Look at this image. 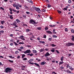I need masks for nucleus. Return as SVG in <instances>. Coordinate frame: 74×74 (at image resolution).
I'll list each match as a JSON object with an SVG mask.
<instances>
[{
    "mask_svg": "<svg viewBox=\"0 0 74 74\" xmlns=\"http://www.w3.org/2000/svg\"><path fill=\"white\" fill-rule=\"evenodd\" d=\"M11 70H12V69L8 67L5 69V71H4V72H5L6 73H10V72H11Z\"/></svg>",
    "mask_w": 74,
    "mask_h": 74,
    "instance_id": "obj_1",
    "label": "nucleus"
},
{
    "mask_svg": "<svg viewBox=\"0 0 74 74\" xmlns=\"http://www.w3.org/2000/svg\"><path fill=\"white\" fill-rule=\"evenodd\" d=\"M73 42H69L68 43H67L66 44V46H68V47H70V46H73Z\"/></svg>",
    "mask_w": 74,
    "mask_h": 74,
    "instance_id": "obj_2",
    "label": "nucleus"
},
{
    "mask_svg": "<svg viewBox=\"0 0 74 74\" xmlns=\"http://www.w3.org/2000/svg\"><path fill=\"white\" fill-rule=\"evenodd\" d=\"M29 23L34 25V24L36 23V22H35V21L33 20H30L29 21Z\"/></svg>",
    "mask_w": 74,
    "mask_h": 74,
    "instance_id": "obj_3",
    "label": "nucleus"
},
{
    "mask_svg": "<svg viewBox=\"0 0 74 74\" xmlns=\"http://www.w3.org/2000/svg\"><path fill=\"white\" fill-rule=\"evenodd\" d=\"M31 51H30V50H27L26 51H24L23 53H30Z\"/></svg>",
    "mask_w": 74,
    "mask_h": 74,
    "instance_id": "obj_4",
    "label": "nucleus"
},
{
    "mask_svg": "<svg viewBox=\"0 0 74 74\" xmlns=\"http://www.w3.org/2000/svg\"><path fill=\"white\" fill-rule=\"evenodd\" d=\"M36 11H38L39 13H40L41 12V11L40 10V8H36V10H35Z\"/></svg>",
    "mask_w": 74,
    "mask_h": 74,
    "instance_id": "obj_5",
    "label": "nucleus"
},
{
    "mask_svg": "<svg viewBox=\"0 0 74 74\" xmlns=\"http://www.w3.org/2000/svg\"><path fill=\"white\" fill-rule=\"evenodd\" d=\"M46 64V62H42L40 64V65H44V64Z\"/></svg>",
    "mask_w": 74,
    "mask_h": 74,
    "instance_id": "obj_6",
    "label": "nucleus"
},
{
    "mask_svg": "<svg viewBox=\"0 0 74 74\" xmlns=\"http://www.w3.org/2000/svg\"><path fill=\"white\" fill-rule=\"evenodd\" d=\"M45 56H49V55H50V54L48 52H47L45 54Z\"/></svg>",
    "mask_w": 74,
    "mask_h": 74,
    "instance_id": "obj_7",
    "label": "nucleus"
},
{
    "mask_svg": "<svg viewBox=\"0 0 74 74\" xmlns=\"http://www.w3.org/2000/svg\"><path fill=\"white\" fill-rule=\"evenodd\" d=\"M34 64H35L36 66H37V67H40V65H39L38 64L36 63H34Z\"/></svg>",
    "mask_w": 74,
    "mask_h": 74,
    "instance_id": "obj_8",
    "label": "nucleus"
},
{
    "mask_svg": "<svg viewBox=\"0 0 74 74\" xmlns=\"http://www.w3.org/2000/svg\"><path fill=\"white\" fill-rule=\"evenodd\" d=\"M46 33H49L50 34H52V32H51V31H47L46 32Z\"/></svg>",
    "mask_w": 74,
    "mask_h": 74,
    "instance_id": "obj_9",
    "label": "nucleus"
},
{
    "mask_svg": "<svg viewBox=\"0 0 74 74\" xmlns=\"http://www.w3.org/2000/svg\"><path fill=\"white\" fill-rule=\"evenodd\" d=\"M65 72L66 73H71V72L69 70H65Z\"/></svg>",
    "mask_w": 74,
    "mask_h": 74,
    "instance_id": "obj_10",
    "label": "nucleus"
},
{
    "mask_svg": "<svg viewBox=\"0 0 74 74\" xmlns=\"http://www.w3.org/2000/svg\"><path fill=\"white\" fill-rule=\"evenodd\" d=\"M27 56H33V53H28V54H27Z\"/></svg>",
    "mask_w": 74,
    "mask_h": 74,
    "instance_id": "obj_11",
    "label": "nucleus"
},
{
    "mask_svg": "<svg viewBox=\"0 0 74 74\" xmlns=\"http://www.w3.org/2000/svg\"><path fill=\"white\" fill-rule=\"evenodd\" d=\"M63 63H64L63 61H61L59 62V65H61V64H63Z\"/></svg>",
    "mask_w": 74,
    "mask_h": 74,
    "instance_id": "obj_12",
    "label": "nucleus"
},
{
    "mask_svg": "<svg viewBox=\"0 0 74 74\" xmlns=\"http://www.w3.org/2000/svg\"><path fill=\"white\" fill-rule=\"evenodd\" d=\"M16 24H17L16 22L15 21L13 23V26H15V25H16Z\"/></svg>",
    "mask_w": 74,
    "mask_h": 74,
    "instance_id": "obj_13",
    "label": "nucleus"
},
{
    "mask_svg": "<svg viewBox=\"0 0 74 74\" xmlns=\"http://www.w3.org/2000/svg\"><path fill=\"white\" fill-rule=\"evenodd\" d=\"M24 7H25V8H26V9H27V10H29V7L27 6H26V5H24Z\"/></svg>",
    "mask_w": 74,
    "mask_h": 74,
    "instance_id": "obj_14",
    "label": "nucleus"
},
{
    "mask_svg": "<svg viewBox=\"0 0 74 74\" xmlns=\"http://www.w3.org/2000/svg\"><path fill=\"white\" fill-rule=\"evenodd\" d=\"M71 37H72V38H71L72 41H74V36H72Z\"/></svg>",
    "mask_w": 74,
    "mask_h": 74,
    "instance_id": "obj_15",
    "label": "nucleus"
},
{
    "mask_svg": "<svg viewBox=\"0 0 74 74\" xmlns=\"http://www.w3.org/2000/svg\"><path fill=\"white\" fill-rule=\"evenodd\" d=\"M1 25H3L4 23H5V21H1Z\"/></svg>",
    "mask_w": 74,
    "mask_h": 74,
    "instance_id": "obj_16",
    "label": "nucleus"
},
{
    "mask_svg": "<svg viewBox=\"0 0 74 74\" xmlns=\"http://www.w3.org/2000/svg\"><path fill=\"white\" fill-rule=\"evenodd\" d=\"M8 16H10V18L11 19H13V17H12V15H8Z\"/></svg>",
    "mask_w": 74,
    "mask_h": 74,
    "instance_id": "obj_17",
    "label": "nucleus"
},
{
    "mask_svg": "<svg viewBox=\"0 0 74 74\" xmlns=\"http://www.w3.org/2000/svg\"><path fill=\"white\" fill-rule=\"evenodd\" d=\"M43 51H44V49H40V52H43Z\"/></svg>",
    "mask_w": 74,
    "mask_h": 74,
    "instance_id": "obj_18",
    "label": "nucleus"
},
{
    "mask_svg": "<svg viewBox=\"0 0 74 74\" xmlns=\"http://www.w3.org/2000/svg\"><path fill=\"white\" fill-rule=\"evenodd\" d=\"M63 59H64V57L63 56H62L60 59V60L61 61H63Z\"/></svg>",
    "mask_w": 74,
    "mask_h": 74,
    "instance_id": "obj_19",
    "label": "nucleus"
},
{
    "mask_svg": "<svg viewBox=\"0 0 74 74\" xmlns=\"http://www.w3.org/2000/svg\"><path fill=\"white\" fill-rule=\"evenodd\" d=\"M12 5L14 7H16V6L18 5L16 4H12Z\"/></svg>",
    "mask_w": 74,
    "mask_h": 74,
    "instance_id": "obj_20",
    "label": "nucleus"
},
{
    "mask_svg": "<svg viewBox=\"0 0 74 74\" xmlns=\"http://www.w3.org/2000/svg\"><path fill=\"white\" fill-rule=\"evenodd\" d=\"M33 52L34 53H36L37 52V51L36 50H33Z\"/></svg>",
    "mask_w": 74,
    "mask_h": 74,
    "instance_id": "obj_21",
    "label": "nucleus"
},
{
    "mask_svg": "<svg viewBox=\"0 0 74 74\" xmlns=\"http://www.w3.org/2000/svg\"><path fill=\"white\" fill-rule=\"evenodd\" d=\"M56 26V25H49V26L50 27H54V26Z\"/></svg>",
    "mask_w": 74,
    "mask_h": 74,
    "instance_id": "obj_22",
    "label": "nucleus"
},
{
    "mask_svg": "<svg viewBox=\"0 0 74 74\" xmlns=\"http://www.w3.org/2000/svg\"><path fill=\"white\" fill-rule=\"evenodd\" d=\"M69 69H70V70H74V68H72V66H70L69 67Z\"/></svg>",
    "mask_w": 74,
    "mask_h": 74,
    "instance_id": "obj_23",
    "label": "nucleus"
},
{
    "mask_svg": "<svg viewBox=\"0 0 74 74\" xmlns=\"http://www.w3.org/2000/svg\"><path fill=\"white\" fill-rule=\"evenodd\" d=\"M36 60H38L37 61V62H40L41 61V60H40L38 58H36Z\"/></svg>",
    "mask_w": 74,
    "mask_h": 74,
    "instance_id": "obj_24",
    "label": "nucleus"
},
{
    "mask_svg": "<svg viewBox=\"0 0 74 74\" xmlns=\"http://www.w3.org/2000/svg\"><path fill=\"white\" fill-rule=\"evenodd\" d=\"M16 7L17 10H19V7L18 5H17Z\"/></svg>",
    "mask_w": 74,
    "mask_h": 74,
    "instance_id": "obj_25",
    "label": "nucleus"
},
{
    "mask_svg": "<svg viewBox=\"0 0 74 74\" xmlns=\"http://www.w3.org/2000/svg\"><path fill=\"white\" fill-rule=\"evenodd\" d=\"M9 57L10 58H11V59H14V57H13L11 56H9Z\"/></svg>",
    "mask_w": 74,
    "mask_h": 74,
    "instance_id": "obj_26",
    "label": "nucleus"
},
{
    "mask_svg": "<svg viewBox=\"0 0 74 74\" xmlns=\"http://www.w3.org/2000/svg\"><path fill=\"white\" fill-rule=\"evenodd\" d=\"M42 12H45L46 11V10H45L44 9H42Z\"/></svg>",
    "mask_w": 74,
    "mask_h": 74,
    "instance_id": "obj_27",
    "label": "nucleus"
},
{
    "mask_svg": "<svg viewBox=\"0 0 74 74\" xmlns=\"http://www.w3.org/2000/svg\"><path fill=\"white\" fill-rule=\"evenodd\" d=\"M39 42L40 43H42V44H45V42L44 41H39Z\"/></svg>",
    "mask_w": 74,
    "mask_h": 74,
    "instance_id": "obj_28",
    "label": "nucleus"
},
{
    "mask_svg": "<svg viewBox=\"0 0 74 74\" xmlns=\"http://www.w3.org/2000/svg\"><path fill=\"white\" fill-rule=\"evenodd\" d=\"M37 29L39 30H41V27H38L37 28Z\"/></svg>",
    "mask_w": 74,
    "mask_h": 74,
    "instance_id": "obj_29",
    "label": "nucleus"
},
{
    "mask_svg": "<svg viewBox=\"0 0 74 74\" xmlns=\"http://www.w3.org/2000/svg\"><path fill=\"white\" fill-rule=\"evenodd\" d=\"M25 55L23 54L22 56V58H25Z\"/></svg>",
    "mask_w": 74,
    "mask_h": 74,
    "instance_id": "obj_30",
    "label": "nucleus"
},
{
    "mask_svg": "<svg viewBox=\"0 0 74 74\" xmlns=\"http://www.w3.org/2000/svg\"><path fill=\"white\" fill-rule=\"evenodd\" d=\"M36 8V7H34V6H33V7H32V8H33V10H36V8Z\"/></svg>",
    "mask_w": 74,
    "mask_h": 74,
    "instance_id": "obj_31",
    "label": "nucleus"
},
{
    "mask_svg": "<svg viewBox=\"0 0 74 74\" xmlns=\"http://www.w3.org/2000/svg\"><path fill=\"white\" fill-rule=\"evenodd\" d=\"M19 44H24V42H19Z\"/></svg>",
    "mask_w": 74,
    "mask_h": 74,
    "instance_id": "obj_32",
    "label": "nucleus"
},
{
    "mask_svg": "<svg viewBox=\"0 0 74 74\" xmlns=\"http://www.w3.org/2000/svg\"><path fill=\"white\" fill-rule=\"evenodd\" d=\"M23 36H21L20 37H19V38H20L22 40V38H23Z\"/></svg>",
    "mask_w": 74,
    "mask_h": 74,
    "instance_id": "obj_33",
    "label": "nucleus"
},
{
    "mask_svg": "<svg viewBox=\"0 0 74 74\" xmlns=\"http://www.w3.org/2000/svg\"><path fill=\"white\" fill-rule=\"evenodd\" d=\"M16 22H18V23H19V22H20V21H19V20L18 19H16Z\"/></svg>",
    "mask_w": 74,
    "mask_h": 74,
    "instance_id": "obj_34",
    "label": "nucleus"
},
{
    "mask_svg": "<svg viewBox=\"0 0 74 74\" xmlns=\"http://www.w3.org/2000/svg\"><path fill=\"white\" fill-rule=\"evenodd\" d=\"M29 10H30L31 11H33V9H32V8H29Z\"/></svg>",
    "mask_w": 74,
    "mask_h": 74,
    "instance_id": "obj_35",
    "label": "nucleus"
},
{
    "mask_svg": "<svg viewBox=\"0 0 74 74\" xmlns=\"http://www.w3.org/2000/svg\"><path fill=\"white\" fill-rule=\"evenodd\" d=\"M8 60L9 62L10 63H13V62H14V61L10 60Z\"/></svg>",
    "mask_w": 74,
    "mask_h": 74,
    "instance_id": "obj_36",
    "label": "nucleus"
},
{
    "mask_svg": "<svg viewBox=\"0 0 74 74\" xmlns=\"http://www.w3.org/2000/svg\"><path fill=\"white\" fill-rule=\"evenodd\" d=\"M13 42L15 44V45H19V44H17V43H16L15 42Z\"/></svg>",
    "mask_w": 74,
    "mask_h": 74,
    "instance_id": "obj_37",
    "label": "nucleus"
},
{
    "mask_svg": "<svg viewBox=\"0 0 74 74\" xmlns=\"http://www.w3.org/2000/svg\"><path fill=\"white\" fill-rule=\"evenodd\" d=\"M52 47H56V45H54V44H52L51 45Z\"/></svg>",
    "mask_w": 74,
    "mask_h": 74,
    "instance_id": "obj_38",
    "label": "nucleus"
},
{
    "mask_svg": "<svg viewBox=\"0 0 74 74\" xmlns=\"http://www.w3.org/2000/svg\"><path fill=\"white\" fill-rule=\"evenodd\" d=\"M66 65H67V66H66L67 68H69V67H70V66L69 65V64H66Z\"/></svg>",
    "mask_w": 74,
    "mask_h": 74,
    "instance_id": "obj_39",
    "label": "nucleus"
},
{
    "mask_svg": "<svg viewBox=\"0 0 74 74\" xmlns=\"http://www.w3.org/2000/svg\"><path fill=\"white\" fill-rule=\"evenodd\" d=\"M53 37H54V38H57V36L55 35H53Z\"/></svg>",
    "mask_w": 74,
    "mask_h": 74,
    "instance_id": "obj_40",
    "label": "nucleus"
},
{
    "mask_svg": "<svg viewBox=\"0 0 74 74\" xmlns=\"http://www.w3.org/2000/svg\"><path fill=\"white\" fill-rule=\"evenodd\" d=\"M63 10H64V11H67V8H64L63 9Z\"/></svg>",
    "mask_w": 74,
    "mask_h": 74,
    "instance_id": "obj_41",
    "label": "nucleus"
},
{
    "mask_svg": "<svg viewBox=\"0 0 74 74\" xmlns=\"http://www.w3.org/2000/svg\"><path fill=\"white\" fill-rule=\"evenodd\" d=\"M51 52H55V49H52L51 50Z\"/></svg>",
    "mask_w": 74,
    "mask_h": 74,
    "instance_id": "obj_42",
    "label": "nucleus"
},
{
    "mask_svg": "<svg viewBox=\"0 0 74 74\" xmlns=\"http://www.w3.org/2000/svg\"><path fill=\"white\" fill-rule=\"evenodd\" d=\"M26 14L28 15H29V14H30V13L29 12H26Z\"/></svg>",
    "mask_w": 74,
    "mask_h": 74,
    "instance_id": "obj_43",
    "label": "nucleus"
},
{
    "mask_svg": "<svg viewBox=\"0 0 74 74\" xmlns=\"http://www.w3.org/2000/svg\"><path fill=\"white\" fill-rule=\"evenodd\" d=\"M57 11L59 14H61L62 13V12L60 11L57 10Z\"/></svg>",
    "mask_w": 74,
    "mask_h": 74,
    "instance_id": "obj_44",
    "label": "nucleus"
},
{
    "mask_svg": "<svg viewBox=\"0 0 74 74\" xmlns=\"http://www.w3.org/2000/svg\"><path fill=\"white\" fill-rule=\"evenodd\" d=\"M51 58H47V61H49V60H51Z\"/></svg>",
    "mask_w": 74,
    "mask_h": 74,
    "instance_id": "obj_45",
    "label": "nucleus"
},
{
    "mask_svg": "<svg viewBox=\"0 0 74 74\" xmlns=\"http://www.w3.org/2000/svg\"><path fill=\"white\" fill-rule=\"evenodd\" d=\"M51 7V5H49V4L48 5H47L48 8H50V7Z\"/></svg>",
    "mask_w": 74,
    "mask_h": 74,
    "instance_id": "obj_46",
    "label": "nucleus"
},
{
    "mask_svg": "<svg viewBox=\"0 0 74 74\" xmlns=\"http://www.w3.org/2000/svg\"><path fill=\"white\" fill-rule=\"evenodd\" d=\"M32 61H33V59H30L29 61L30 62H32Z\"/></svg>",
    "mask_w": 74,
    "mask_h": 74,
    "instance_id": "obj_47",
    "label": "nucleus"
},
{
    "mask_svg": "<svg viewBox=\"0 0 74 74\" xmlns=\"http://www.w3.org/2000/svg\"><path fill=\"white\" fill-rule=\"evenodd\" d=\"M47 38V36H46V35H43V38Z\"/></svg>",
    "mask_w": 74,
    "mask_h": 74,
    "instance_id": "obj_48",
    "label": "nucleus"
},
{
    "mask_svg": "<svg viewBox=\"0 0 74 74\" xmlns=\"http://www.w3.org/2000/svg\"><path fill=\"white\" fill-rule=\"evenodd\" d=\"M0 27L1 29H3V28H4V26H3V25H1L0 26Z\"/></svg>",
    "mask_w": 74,
    "mask_h": 74,
    "instance_id": "obj_49",
    "label": "nucleus"
},
{
    "mask_svg": "<svg viewBox=\"0 0 74 74\" xmlns=\"http://www.w3.org/2000/svg\"><path fill=\"white\" fill-rule=\"evenodd\" d=\"M71 33H74V31L73 29H71Z\"/></svg>",
    "mask_w": 74,
    "mask_h": 74,
    "instance_id": "obj_50",
    "label": "nucleus"
},
{
    "mask_svg": "<svg viewBox=\"0 0 74 74\" xmlns=\"http://www.w3.org/2000/svg\"><path fill=\"white\" fill-rule=\"evenodd\" d=\"M19 53V51H15V54H17V53Z\"/></svg>",
    "mask_w": 74,
    "mask_h": 74,
    "instance_id": "obj_51",
    "label": "nucleus"
},
{
    "mask_svg": "<svg viewBox=\"0 0 74 74\" xmlns=\"http://www.w3.org/2000/svg\"><path fill=\"white\" fill-rule=\"evenodd\" d=\"M53 34H56L57 33L56 32H55V31H53Z\"/></svg>",
    "mask_w": 74,
    "mask_h": 74,
    "instance_id": "obj_52",
    "label": "nucleus"
},
{
    "mask_svg": "<svg viewBox=\"0 0 74 74\" xmlns=\"http://www.w3.org/2000/svg\"><path fill=\"white\" fill-rule=\"evenodd\" d=\"M60 69H64V67H63V66H61L60 67Z\"/></svg>",
    "mask_w": 74,
    "mask_h": 74,
    "instance_id": "obj_53",
    "label": "nucleus"
},
{
    "mask_svg": "<svg viewBox=\"0 0 74 74\" xmlns=\"http://www.w3.org/2000/svg\"><path fill=\"white\" fill-rule=\"evenodd\" d=\"M45 30H47L48 29V28L47 27H46L45 28Z\"/></svg>",
    "mask_w": 74,
    "mask_h": 74,
    "instance_id": "obj_54",
    "label": "nucleus"
},
{
    "mask_svg": "<svg viewBox=\"0 0 74 74\" xmlns=\"http://www.w3.org/2000/svg\"><path fill=\"white\" fill-rule=\"evenodd\" d=\"M26 31L27 32H30V29H27L26 30Z\"/></svg>",
    "mask_w": 74,
    "mask_h": 74,
    "instance_id": "obj_55",
    "label": "nucleus"
},
{
    "mask_svg": "<svg viewBox=\"0 0 74 74\" xmlns=\"http://www.w3.org/2000/svg\"><path fill=\"white\" fill-rule=\"evenodd\" d=\"M23 18H26V15H23Z\"/></svg>",
    "mask_w": 74,
    "mask_h": 74,
    "instance_id": "obj_56",
    "label": "nucleus"
},
{
    "mask_svg": "<svg viewBox=\"0 0 74 74\" xmlns=\"http://www.w3.org/2000/svg\"><path fill=\"white\" fill-rule=\"evenodd\" d=\"M23 60H27V58H24L23 59Z\"/></svg>",
    "mask_w": 74,
    "mask_h": 74,
    "instance_id": "obj_57",
    "label": "nucleus"
},
{
    "mask_svg": "<svg viewBox=\"0 0 74 74\" xmlns=\"http://www.w3.org/2000/svg\"><path fill=\"white\" fill-rule=\"evenodd\" d=\"M68 3H71V0H69L68 1Z\"/></svg>",
    "mask_w": 74,
    "mask_h": 74,
    "instance_id": "obj_58",
    "label": "nucleus"
},
{
    "mask_svg": "<svg viewBox=\"0 0 74 74\" xmlns=\"http://www.w3.org/2000/svg\"><path fill=\"white\" fill-rule=\"evenodd\" d=\"M35 37L33 36V35H32V36L31 38H34Z\"/></svg>",
    "mask_w": 74,
    "mask_h": 74,
    "instance_id": "obj_59",
    "label": "nucleus"
},
{
    "mask_svg": "<svg viewBox=\"0 0 74 74\" xmlns=\"http://www.w3.org/2000/svg\"><path fill=\"white\" fill-rule=\"evenodd\" d=\"M65 32H67V31H68V29H67V28H66L65 29Z\"/></svg>",
    "mask_w": 74,
    "mask_h": 74,
    "instance_id": "obj_60",
    "label": "nucleus"
},
{
    "mask_svg": "<svg viewBox=\"0 0 74 74\" xmlns=\"http://www.w3.org/2000/svg\"><path fill=\"white\" fill-rule=\"evenodd\" d=\"M0 32L1 33H4V32L3 30L1 31H0Z\"/></svg>",
    "mask_w": 74,
    "mask_h": 74,
    "instance_id": "obj_61",
    "label": "nucleus"
},
{
    "mask_svg": "<svg viewBox=\"0 0 74 74\" xmlns=\"http://www.w3.org/2000/svg\"><path fill=\"white\" fill-rule=\"evenodd\" d=\"M29 64H34V63H32L31 62H29Z\"/></svg>",
    "mask_w": 74,
    "mask_h": 74,
    "instance_id": "obj_62",
    "label": "nucleus"
},
{
    "mask_svg": "<svg viewBox=\"0 0 74 74\" xmlns=\"http://www.w3.org/2000/svg\"><path fill=\"white\" fill-rule=\"evenodd\" d=\"M10 11V12H12V9H11V8H10L9 9Z\"/></svg>",
    "mask_w": 74,
    "mask_h": 74,
    "instance_id": "obj_63",
    "label": "nucleus"
},
{
    "mask_svg": "<svg viewBox=\"0 0 74 74\" xmlns=\"http://www.w3.org/2000/svg\"><path fill=\"white\" fill-rule=\"evenodd\" d=\"M18 6H19V7H20V8H21V7H22V5H20L19 4H18Z\"/></svg>",
    "mask_w": 74,
    "mask_h": 74,
    "instance_id": "obj_64",
    "label": "nucleus"
}]
</instances>
